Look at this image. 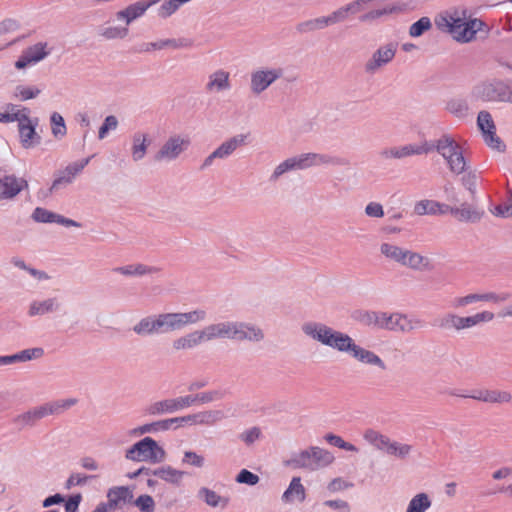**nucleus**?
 Listing matches in <instances>:
<instances>
[{
    "mask_svg": "<svg viewBox=\"0 0 512 512\" xmlns=\"http://www.w3.org/2000/svg\"><path fill=\"white\" fill-rule=\"evenodd\" d=\"M118 124H119V122H118V119L116 116H114V115L107 116L99 128L98 138L100 140H103L107 136L109 131H113V130L117 129Z\"/></svg>",
    "mask_w": 512,
    "mask_h": 512,
    "instance_id": "obj_58",
    "label": "nucleus"
},
{
    "mask_svg": "<svg viewBox=\"0 0 512 512\" xmlns=\"http://www.w3.org/2000/svg\"><path fill=\"white\" fill-rule=\"evenodd\" d=\"M50 51L47 47V43L39 42L32 46L24 49L15 62V67L19 70H22L28 66L35 65L40 61L44 60Z\"/></svg>",
    "mask_w": 512,
    "mask_h": 512,
    "instance_id": "obj_21",
    "label": "nucleus"
},
{
    "mask_svg": "<svg viewBox=\"0 0 512 512\" xmlns=\"http://www.w3.org/2000/svg\"><path fill=\"white\" fill-rule=\"evenodd\" d=\"M62 304L57 297L35 299L30 302L27 310L29 317L44 316L60 311Z\"/></svg>",
    "mask_w": 512,
    "mask_h": 512,
    "instance_id": "obj_24",
    "label": "nucleus"
},
{
    "mask_svg": "<svg viewBox=\"0 0 512 512\" xmlns=\"http://www.w3.org/2000/svg\"><path fill=\"white\" fill-rule=\"evenodd\" d=\"M432 28V22L429 17H421L418 21L413 23L409 28V35L411 37H420L425 32L429 31Z\"/></svg>",
    "mask_w": 512,
    "mask_h": 512,
    "instance_id": "obj_53",
    "label": "nucleus"
},
{
    "mask_svg": "<svg viewBox=\"0 0 512 512\" xmlns=\"http://www.w3.org/2000/svg\"><path fill=\"white\" fill-rule=\"evenodd\" d=\"M424 327V322L418 318H409L407 315L382 311L380 330L391 332L410 333Z\"/></svg>",
    "mask_w": 512,
    "mask_h": 512,
    "instance_id": "obj_13",
    "label": "nucleus"
},
{
    "mask_svg": "<svg viewBox=\"0 0 512 512\" xmlns=\"http://www.w3.org/2000/svg\"><path fill=\"white\" fill-rule=\"evenodd\" d=\"M159 0H142L129 5L124 10L117 12L116 17L118 20H125L126 24H130L133 20L141 17L148 8L157 4Z\"/></svg>",
    "mask_w": 512,
    "mask_h": 512,
    "instance_id": "obj_32",
    "label": "nucleus"
},
{
    "mask_svg": "<svg viewBox=\"0 0 512 512\" xmlns=\"http://www.w3.org/2000/svg\"><path fill=\"white\" fill-rule=\"evenodd\" d=\"M474 95L486 102H500L512 104V79L494 78L478 84Z\"/></svg>",
    "mask_w": 512,
    "mask_h": 512,
    "instance_id": "obj_7",
    "label": "nucleus"
},
{
    "mask_svg": "<svg viewBox=\"0 0 512 512\" xmlns=\"http://www.w3.org/2000/svg\"><path fill=\"white\" fill-rule=\"evenodd\" d=\"M475 302H504L509 298V294H497L495 292L474 293Z\"/></svg>",
    "mask_w": 512,
    "mask_h": 512,
    "instance_id": "obj_56",
    "label": "nucleus"
},
{
    "mask_svg": "<svg viewBox=\"0 0 512 512\" xmlns=\"http://www.w3.org/2000/svg\"><path fill=\"white\" fill-rule=\"evenodd\" d=\"M125 458L130 461L161 463L166 458L165 450L151 437H145L133 444L125 452Z\"/></svg>",
    "mask_w": 512,
    "mask_h": 512,
    "instance_id": "obj_10",
    "label": "nucleus"
},
{
    "mask_svg": "<svg viewBox=\"0 0 512 512\" xmlns=\"http://www.w3.org/2000/svg\"><path fill=\"white\" fill-rule=\"evenodd\" d=\"M132 504L140 512H154L156 508L153 497L148 494H141L136 499L133 498Z\"/></svg>",
    "mask_w": 512,
    "mask_h": 512,
    "instance_id": "obj_54",
    "label": "nucleus"
},
{
    "mask_svg": "<svg viewBox=\"0 0 512 512\" xmlns=\"http://www.w3.org/2000/svg\"><path fill=\"white\" fill-rule=\"evenodd\" d=\"M325 440L330 443L331 445H334L340 449L351 451V452H358V448L349 443L344 441L340 436L329 433L325 436Z\"/></svg>",
    "mask_w": 512,
    "mask_h": 512,
    "instance_id": "obj_59",
    "label": "nucleus"
},
{
    "mask_svg": "<svg viewBox=\"0 0 512 512\" xmlns=\"http://www.w3.org/2000/svg\"><path fill=\"white\" fill-rule=\"evenodd\" d=\"M448 212L455 216L461 222L476 223L479 222L484 211L474 204L461 203L459 206H448Z\"/></svg>",
    "mask_w": 512,
    "mask_h": 512,
    "instance_id": "obj_27",
    "label": "nucleus"
},
{
    "mask_svg": "<svg viewBox=\"0 0 512 512\" xmlns=\"http://www.w3.org/2000/svg\"><path fill=\"white\" fill-rule=\"evenodd\" d=\"M494 318V313L488 310H484L470 316H459L455 313H447L441 319V327L460 332L462 330L471 329L482 323L491 322Z\"/></svg>",
    "mask_w": 512,
    "mask_h": 512,
    "instance_id": "obj_12",
    "label": "nucleus"
},
{
    "mask_svg": "<svg viewBox=\"0 0 512 512\" xmlns=\"http://www.w3.org/2000/svg\"><path fill=\"white\" fill-rule=\"evenodd\" d=\"M294 170H298L297 165L294 160V157L287 158L286 160H284L283 162H281L274 168V170L270 176V181L275 182L285 173L294 171Z\"/></svg>",
    "mask_w": 512,
    "mask_h": 512,
    "instance_id": "obj_51",
    "label": "nucleus"
},
{
    "mask_svg": "<svg viewBox=\"0 0 512 512\" xmlns=\"http://www.w3.org/2000/svg\"><path fill=\"white\" fill-rule=\"evenodd\" d=\"M41 93V90L35 86L18 85L14 90V97L27 101L36 98Z\"/></svg>",
    "mask_w": 512,
    "mask_h": 512,
    "instance_id": "obj_52",
    "label": "nucleus"
},
{
    "mask_svg": "<svg viewBox=\"0 0 512 512\" xmlns=\"http://www.w3.org/2000/svg\"><path fill=\"white\" fill-rule=\"evenodd\" d=\"M44 355V350L41 347H35L30 349L22 350L12 355V361L14 363L27 362L33 359H39Z\"/></svg>",
    "mask_w": 512,
    "mask_h": 512,
    "instance_id": "obj_48",
    "label": "nucleus"
},
{
    "mask_svg": "<svg viewBox=\"0 0 512 512\" xmlns=\"http://www.w3.org/2000/svg\"><path fill=\"white\" fill-rule=\"evenodd\" d=\"M30 110L27 108L25 120H16L18 122L21 144L24 148H31L39 143L40 137L36 133L38 119L30 118Z\"/></svg>",
    "mask_w": 512,
    "mask_h": 512,
    "instance_id": "obj_22",
    "label": "nucleus"
},
{
    "mask_svg": "<svg viewBox=\"0 0 512 512\" xmlns=\"http://www.w3.org/2000/svg\"><path fill=\"white\" fill-rule=\"evenodd\" d=\"M414 212L418 215H435L448 213V205L433 200H422L415 204Z\"/></svg>",
    "mask_w": 512,
    "mask_h": 512,
    "instance_id": "obj_39",
    "label": "nucleus"
},
{
    "mask_svg": "<svg viewBox=\"0 0 512 512\" xmlns=\"http://www.w3.org/2000/svg\"><path fill=\"white\" fill-rule=\"evenodd\" d=\"M294 170H298L297 165L294 160V157L287 158L286 160H284L283 162H281L274 168V170L270 176V181L275 182L285 173L294 171Z\"/></svg>",
    "mask_w": 512,
    "mask_h": 512,
    "instance_id": "obj_50",
    "label": "nucleus"
},
{
    "mask_svg": "<svg viewBox=\"0 0 512 512\" xmlns=\"http://www.w3.org/2000/svg\"><path fill=\"white\" fill-rule=\"evenodd\" d=\"M181 462L183 465H188L199 469L205 466L204 456L190 450L183 453Z\"/></svg>",
    "mask_w": 512,
    "mask_h": 512,
    "instance_id": "obj_55",
    "label": "nucleus"
},
{
    "mask_svg": "<svg viewBox=\"0 0 512 512\" xmlns=\"http://www.w3.org/2000/svg\"><path fill=\"white\" fill-rule=\"evenodd\" d=\"M380 253L386 259L413 270H423L429 265V260L421 254L389 242L380 245Z\"/></svg>",
    "mask_w": 512,
    "mask_h": 512,
    "instance_id": "obj_9",
    "label": "nucleus"
},
{
    "mask_svg": "<svg viewBox=\"0 0 512 512\" xmlns=\"http://www.w3.org/2000/svg\"><path fill=\"white\" fill-rule=\"evenodd\" d=\"M90 157L82 159L80 161L72 162L66 166L64 171L68 176H71V179L74 180L75 177L82 172V170L88 165L90 162Z\"/></svg>",
    "mask_w": 512,
    "mask_h": 512,
    "instance_id": "obj_63",
    "label": "nucleus"
},
{
    "mask_svg": "<svg viewBox=\"0 0 512 512\" xmlns=\"http://www.w3.org/2000/svg\"><path fill=\"white\" fill-rule=\"evenodd\" d=\"M31 218L38 223H57L66 227H81V224L42 207L34 209Z\"/></svg>",
    "mask_w": 512,
    "mask_h": 512,
    "instance_id": "obj_28",
    "label": "nucleus"
},
{
    "mask_svg": "<svg viewBox=\"0 0 512 512\" xmlns=\"http://www.w3.org/2000/svg\"><path fill=\"white\" fill-rule=\"evenodd\" d=\"M439 30L446 32L458 43H469L487 37L489 28L478 18H472L464 8H453L435 18Z\"/></svg>",
    "mask_w": 512,
    "mask_h": 512,
    "instance_id": "obj_2",
    "label": "nucleus"
},
{
    "mask_svg": "<svg viewBox=\"0 0 512 512\" xmlns=\"http://www.w3.org/2000/svg\"><path fill=\"white\" fill-rule=\"evenodd\" d=\"M331 20L329 18V15L327 16H321L314 19H310L304 22H301L297 26V30L301 33H308L313 32L316 30H322L327 28L328 26H331Z\"/></svg>",
    "mask_w": 512,
    "mask_h": 512,
    "instance_id": "obj_44",
    "label": "nucleus"
},
{
    "mask_svg": "<svg viewBox=\"0 0 512 512\" xmlns=\"http://www.w3.org/2000/svg\"><path fill=\"white\" fill-rule=\"evenodd\" d=\"M151 144V139L148 133L143 131H136L131 137V159L133 162L142 161L147 155L148 149Z\"/></svg>",
    "mask_w": 512,
    "mask_h": 512,
    "instance_id": "obj_30",
    "label": "nucleus"
},
{
    "mask_svg": "<svg viewBox=\"0 0 512 512\" xmlns=\"http://www.w3.org/2000/svg\"><path fill=\"white\" fill-rule=\"evenodd\" d=\"M363 438L377 450L399 460L407 459L413 451L411 445L391 440L388 436L371 428L364 431Z\"/></svg>",
    "mask_w": 512,
    "mask_h": 512,
    "instance_id": "obj_8",
    "label": "nucleus"
},
{
    "mask_svg": "<svg viewBox=\"0 0 512 512\" xmlns=\"http://www.w3.org/2000/svg\"><path fill=\"white\" fill-rule=\"evenodd\" d=\"M477 125L483 134L485 143L492 149L499 152L504 151L505 145L496 135V127L491 114L486 111H480L477 117Z\"/></svg>",
    "mask_w": 512,
    "mask_h": 512,
    "instance_id": "obj_17",
    "label": "nucleus"
},
{
    "mask_svg": "<svg viewBox=\"0 0 512 512\" xmlns=\"http://www.w3.org/2000/svg\"><path fill=\"white\" fill-rule=\"evenodd\" d=\"M74 180L71 179V176L66 174V171H59L52 182L50 187V192L58 191L59 189L73 183Z\"/></svg>",
    "mask_w": 512,
    "mask_h": 512,
    "instance_id": "obj_62",
    "label": "nucleus"
},
{
    "mask_svg": "<svg viewBox=\"0 0 512 512\" xmlns=\"http://www.w3.org/2000/svg\"><path fill=\"white\" fill-rule=\"evenodd\" d=\"M431 507V496L425 492H420L409 500L405 512H427Z\"/></svg>",
    "mask_w": 512,
    "mask_h": 512,
    "instance_id": "obj_42",
    "label": "nucleus"
},
{
    "mask_svg": "<svg viewBox=\"0 0 512 512\" xmlns=\"http://www.w3.org/2000/svg\"><path fill=\"white\" fill-rule=\"evenodd\" d=\"M203 343L205 342L201 330L199 329L174 339L172 342V348L176 352L185 351L194 349Z\"/></svg>",
    "mask_w": 512,
    "mask_h": 512,
    "instance_id": "obj_34",
    "label": "nucleus"
},
{
    "mask_svg": "<svg viewBox=\"0 0 512 512\" xmlns=\"http://www.w3.org/2000/svg\"><path fill=\"white\" fill-rule=\"evenodd\" d=\"M397 52V43H387L376 49L371 57L365 62L364 70L367 74L373 75L381 71L395 57Z\"/></svg>",
    "mask_w": 512,
    "mask_h": 512,
    "instance_id": "obj_16",
    "label": "nucleus"
},
{
    "mask_svg": "<svg viewBox=\"0 0 512 512\" xmlns=\"http://www.w3.org/2000/svg\"><path fill=\"white\" fill-rule=\"evenodd\" d=\"M245 137L243 135H236L232 138L221 143L211 154H209L203 161L201 169H207L212 166L214 160H224L230 157L240 146L244 144Z\"/></svg>",
    "mask_w": 512,
    "mask_h": 512,
    "instance_id": "obj_20",
    "label": "nucleus"
},
{
    "mask_svg": "<svg viewBox=\"0 0 512 512\" xmlns=\"http://www.w3.org/2000/svg\"><path fill=\"white\" fill-rule=\"evenodd\" d=\"M201 330L204 342L215 340L248 341L259 343L264 340V331L256 324L244 321H220L206 325Z\"/></svg>",
    "mask_w": 512,
    "mask_h": 512,
    "instance_id": "obj_3",
    "label": "nucleus"
},
{
    "mask_svg": "<svg viewBox=\"0 0 512 512\" xmlns=\"http://www.w3.org/2000/svg\"><path fill=\"white\" fill-rule=\"evenodd\" d=\"M191 145L188 136L182 134H172L159 146L153 155L156 163H171L176 161L184 154Z\"/></svg>",
    "mask_w": 512,
    "mask_h": 512,
    "instance_id": "obj_11",
    "label": "nucleus"
},
{
    "mask_svg": "<svg viewBox=\"0 0 512 512\" xmlns=\"http://www.w3.org/2000/svg\"><path fill=\"white\" fill-rule=\"evenodd\" d=\"M198 496L201 498L207 505L211 507H217L220 503L221 497L213 490L209 488L202 487L198 491Z\"/></svg>",
    "mask_w": 512,
    "mask_h": 512,
    "instance_id": "obj_57",
    "label": "nucleus"
},
{
    "mask_svg": "<svg viewBox=\"0 0 512 512\" xmlns=\"http://www.w3.org/2000/svg\"><path fill=\"white\" fill-rule=\"evenodd\" d=\"M468 397L490 404L509 403L512 400L511 393L504 390L479 389L473 391Z\"/></svg>",
    "mask_w": 512,
    "mask_h": 512,
    "instance_id": "obj_31",
    "label": "nucleus"
},
{
    "mask_svg": "<svg viewBox=\"0 0 512 512\" xmlns=\"http://www.w3.org/2000/svg\"><path fill=\"white\" fill-rule=\"evenodd\" d=\"M76 402V399L70 398L45 403L16 416L13 422L20 428L32 427L47 416L58 415L71 408Z\"/></svg>",
    "mask_w": 512,
    "mask_h": 512,
    "instance_id": "obj_6",
    "label": "nucleus"
},
{
    "mask_svg": "<svg viewBox=\"0 0 512 512\" xmlns=\"http://www.w3.org/2000/svg\"><path fill=\"white\" fill-rule=\"evenodd\" d=\"M27 186L28 184L25 179L14 175H5L0 178V199H12Z\"/></svg>",
    "mask_w": 512,
    "mask_h": 512,
    "instance_id": "obj_25",
    "label": "nucleus"
},
{
    "mask_svg": "<svg viewBox=\"0 0 512 512\" xmlns=\"http://www.w3.org/2000/svg\"><path fill=\"white\" fill-rule=\"evenodd\" d=\"M381 315L382 311L358 309L352 313L351 317L354 321L365 327L380 329Z\"/></svg>",
    "mask_w": 512,
    "mask_h": 512,
    "instance_id": "obj_36",
    "label": "nucleus"
},
{
    "mask_svg": "<svg viewBox=\"0 0 512 512\" xmlns=\"http://www.w3.org/2000/svg\"><path fill=\"white\" fill-rule=\"evenodd\" d=\"M169 422L168 419L158 420L152 423L143 424L129 431V435L132 437H138L144 434H156L158 432L168 431Z\"/></svg>",
    "mask_w": 512,
    "mask_h": 512,
    "instance_id": "obj_40",
    "label": "nucleus"
},
{
    "mask_svg": "<svg viewBox=\"0 0 512 512\" xmlns=\"http://www.w3.org/2000/svg\"><path fill=\"white\" fill-rule=\"evenodd\" d=\"M497 217L508 218L512 216V189L510 190L507 201L503 204L495 206L490 210Z\"/></svg>",
    "mask_w": 512,
    "mask_h": 512,
    "instance_id": "obj_60",
    "label": "nucleus"
},
{
    "mask_svg": "<svg viewBox=\"0 0 512 512\" xmlns=\"http://www.w3.org/2000/svg\"><path fill=\"white\" fill-rule=\"evenodd\" d=\"M283 76L282 68L260 67L251 72L250 90L254 95H260L270 85Z\"/></svg>",
    "mask_w": 512,
    "mask_h": 512,
    "instance_id": "obj_15",
    "label": "nucleus"
},
{
    "mask_svg": "<svg viewBox=\"0 0 512 512\" xmlns=\"http://www.w3.org/2000/svg\"><path fill=\"white\" fill-rule=\"evenodd\" d=\"M156 335L166 334L184 329L186 326L204 322L207 312L204 309H195L189 312H169L154 314Z\"/></svg>",
    "mask_w": 512,
    "mask_h": 512,
    "instance_id": "obj_4",
    "label": "nucleus"
},
{
    "mask_svg": "<svg viewBox=\"0 0 512 512\" xmlns=\"http://www.w3.org/2000/svg\"><path fill=\"white\" fill-rule=\"evenodd\" d=\"M26 113V107H20L19 105L9 103L5 106L3 112L0 111V122L12 123L16 122V120H25Z\"/></svg>",
    "mask_w": 512,
    "mask_h": 512,
    "instance_id": "obj_43",
    "label": "nucleus"
},
{
    "mask_svg": "<svg viewBox=\"0 0 512 512\" xmlns=\"http://www.w3.org/2000/svg\"><path fill=\"white\" fill-rule=\"evenodd\" d=\"M422 146L430 148L428 153L434 150L437 151L446 161L460 148L455 139L449 135H443L434 142L425 141L422 143Z\"/></svg>",
    "mask_w": 512,
    "mask_h": 512,
    "instance_id": "obj_29",
    "label": "nucleus"
},
{
    "mask_svg": "<svg viewBox=\"0 0 512 512\" xmlns=\"http://www.w3.org/2000/svg\"><path fill=\"white\" fill-rule=\"evenodd\" d=\"M126 27H107L102 31V36L106 39H123L128 35Z\"/></svg>",
    "mask_w": 512,
    "mask_h": 512,
    "instance_id": "obj_64",
    "label": "nucleus"
},
{
    "mask_svg": "<svg viewBox=\"0 0 512 512\" xmlns=\"http://www.w3.org/2000/svg\"><path fill=\"white\" fill-rule=\"evenodd\" d=\"M116 273L129 277H141L145 275H152L160 272V268L155 266H148L142 263L129 264L126 266L117 267L114 269Z\"/></svg>",
    "mask_w": 512,
    "mask_h": 512,
    "instance_id": "obj_37",
    "label": "nucleus"
},
{
    "mask_svg": "<svg viewBox=\"0 0 512 512\" xmlns=\"http://www.w3.org/2000/svg\"><path fill=\"white\" fill-rule=\"evenodd\" d=\"M301 331L309 339L329 347L337 352L349 355L355 361L375 367L380 371L387 370L386 362L374 351L366 349L355 342L347 333L319 321H306Z\"/></svg>",
    "mask_w": 512,
    "mask_h": 512,
    "instance_id": "obj_1",
    "label": "nucleus"
},
{
    "mask_svg": "<svg viewBox=\"0 0 512 512\" xmlns=\"http://www.w3.org/2000/svg\"><path fill=\"white\" fill-rule=\"evenodd\" d=\"M226 418L222 410H204L195 413L196 426H214Z\"/></svg>",
    "mask_w": 512,
    "mask_h": 512,
    "instance_id": "obj_41",
    "label": "nucleus"
},
{
    "mask_svg": "<svg viewBox=\"0 0 512 512\" xmlns=\"http://www.w3.org/2000/svg\"><path fill=\"white\" fill-rule=\"evenodd\" d=\"M154 314L141 318L132 328L133 332L141 337L153 336L155 333Z\"/></svg>",
    "mask_w": 512,
    "mask_h": 512,
    "instance_id": "obj_45",
    "label": "nucleus"
},
{
    "mask_svg": "<svg viewBox=\"0 0 512 512\" xmlns=\"http://www.w3.org/2000/svg\"><path fill=\"white\" fill-rule=\"evenodd\" d=\"M224 395L222 390H210L198 394H189V398L192 399V406H194L219 401L224 398Z\"/></svg>",
    "mask_w": 512,
    "mask_h": 512,
    "instance_id": "obj_46",
    "label": "nucleus"
},
{
    "mask_svg": "<svg viewBox=\"0 0 512 512\" xmlns=\"http://www.w3.org/2000/svg\"><path fill=\"white\" fill-rule=\"evenodd\" d=\"M430 148L422 144L409 143L400 146H388L383 148L379 155L383 160H402L407 157L428 154Z\"/></svg>",
    "mask_w": 512,
    "mask_h": 512,
    "instance_id": "obj_18",
    "label": "nucleus"
},
{
    "mask_svg": "<svg viewBox=\"0 0 512 512\" xmlns=\"http://www.w3.org/2000/svg\"><path fill=\"white\" fill-rule=\"evenodd\" d=\"M334 456L328 450L312 446L306 450L294 453L286 461V465L294 469L317 471L332 464Z\"/></svg>",
    "mask_w": 512,
    "mask_h": 512,
    "instance_id": "obj_5",
    "label": "nucleus"
},
{
    "mask_svg": "<svg viewBox=\"0 0 512 512\" xmlns=\"http://www.w3.org/2000/svg\"><path fill=\"white\" fill-rule=\"evenodd\" d=\"M168 422H169V430L172 428L173 425H175V429L180 428V427H185V426H196L195 413L185 415V416L170 418V419H168Z\"/></svg>",
    "mask_w": 512,
    "mask_h": 512,
    "instance_id": "obj_61",
    "label": "nucleus"
},
{
    "mask_svg": "<svg viewBox=\"0 0 512 512\" xmlns=\"http://www.w3.org/2000/svg\"><path fill=\"white\" fill-rule=\"evenodd\" d=\"M191 406L192 399L189 398V395H186L154 402L147 407L146 412L151 416H156L164 413H175Z\"/></svg>",
    "mask_w": 512,
    "mask_h": 512,
    "instance_id": "obj_19",
    "label": "nucleus"
},
{
    "mask_svg": "<svg viewBox=\"0 0 512 512\" xmlns=\"http://www.w3.org/2000/svg\"><path fill=\"white\" fill-rule=\"evenodd\" d=\"M151 475L156 476L167 483L178 486L181 484L185 472L175 469L172 466L165 465L153 469L151 471Z\"/></svg>",
    "mask_w": 512,
    "mask_h": 512,
    "instance_id": "obj_38",
    "label": "nucleus"
},
{
    "mask_svg": "<svg viewBox=\"0 0 512 512\" xmlns=\"http://www.w3.org/2000/svg\"><path fill=\"white\" fill-rule=\"evenodd\" d=\"M446 162L452 173L457 175L463 173L466 168V160L463 156L461 147L456 152H454L451 158H449Z\"/></svg>",
    "mask_w": 512,
    "mask_h": 512,
    "instance_id": "obj_49",
    "label": "nucleus"
},
{
    "mask_svg": "<svg viewBox=\"0 0 512 512\" xmlns=\"http://www.w3.org/2000/svg\"><path fill=\"white\" fill-rule=\"evenodd\" d=\"M231 89L230 73L218 69L208 75L205 91L209 94L222 93Z\"/></svg>",
    "mask_w": 512,
    "mask_h": 512,
    "instance_id": "obj_26",
    "label": "nucleus"
},
{
    "mask_svg": "<svg viewBox=\"0 0 512 512\" xmlns=\"http://www.w3.org/2000/svg\"><path fill=\"white\" fill-rule=\"evenodd\" d=\"M293 157L298 170H306L317 166H343L346 164L344 159L326 153L308 152Z\"/></svg>",
    "mask_w": 512,
    "mask_h": 512,
    "instance_id": "obj_14",
    "label": "nucleus"
},
{
    "mask_svg": "<svg viewBox=\"0 0 512 512\" xmlns=\"http://www.w3.org/2000/svg\"><path fill=\"white\" fill-rule=\"evenodd\" d=\"M306 499V489L300 477H293L281 496L284 504L303 503Z\"/></svg>",
    "mask_w": 512,
    "mask_h": 512,
    "instance_id": "obj_33",
    "label": "nucleus"
},
{
    "mask_svg": "<svg viewBox=\"0 0 512 512\" xmlns=\"http://www.w3.org/2000/svg\"><path fill=\"white\" fill-rule=\"evenodd\" d=\"M192 42L188 39H162L156 42H148L141 45V51L151 52L154 50H162L166 48H188L191 47Z\"/></svg>",
    "mask_w": 512,
    "mask_h": 512,
    "instance_id": "obj_35",
    "label": "nucleus"
},
{
    "mask_svg": "<svg viewBox=\"0 0 512 512\" xmlns=\"http://www.w3.org/2000/svg\"><path fill=\"white\" fill-rule=\"evenodd\" d=\"M133 489L128 486H114L107 492V502L105 505L111 510L122 508L124 505L132 504Z\"/></svg>",
    "mask_w": 512,
    "mask_h": 512,
    "instance_id": "obj_23",
    "label": "nucleus"
},
{
    "mask_svg": "<svg viewBox=\"0 0 512 512\" xmlns=\"http://www.w3.org/2000/svg\"><path fill=\"white\" fill-rule=\"evenodd\" d=\"M51 133L56 139H62L67 134V128L64 118L58 112H53L50 116Z\"/></svg>",
    "mask_w": 512,
    "mask_h": 512,
    "instance_id": "obj_47",
    "label": "nucleus"
}]
</instances>
